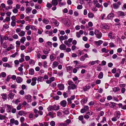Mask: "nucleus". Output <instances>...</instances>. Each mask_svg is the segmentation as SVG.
Instances as JSON below:
<instances>
[{"label":"nucleus","mask_w":126,"mask_h":126,"mask_svg":"<svg viewBox=\"0 0 126 126\" xmlns=\"http://www.w3.org/2000/svg\"><path fill=\"white\" fill-rule=\"evenodd\" d=\"M7 42H5L3 45V47L4 48H6L7 47V46L6 45Z\"/></svg>","instance_id":"obj_54"},{"label":"nucleus","mask_w":126,"mask_h":126,"mask_svg":"<svg viewBox=\"0 0 126 126\" xmlns=\"http://www.w3.org/2000/svg\"><path fill=\"white\" fill-rule=\"evenodd\" d=\"M18 34L20 36L22 37L25 35V32L23 31H22L18 33Z\"/></svg>","instance_id":"obj_20"},{"label":"nucleus","mask_w":126,"mask_h":126,"mask_svg":"<svg viewBox=\"0 0 126 126\" xmlns=\"http://www.w3.org/2000/svg\"><path fill=\"white\" fill-rule=\"evenodd\" d=\"M14 124L16 125H18L19 124V122L17 120H15L14 118L11 119L10 120V124L11 125Z\"/></svg>","instance_id":"obj_4"},{"label":"nucleus","mask_w":126,"mask_h":126,"mask_svg":"<svg viewBox=\"0 0 126 126\" xmlns=\"http://www.w3.org/2000/svg\"><path fill=\"white\" fill-rule=\"evenodd\" d=\"M8 58L6 57H3L2 59V60L4 62H6L8 61Z\"/></svg>","instance_id":"obj_42"},{"label":"nucleus","mask_w":126,"mask_h":126,"mask_svg":"<svg viewBox=\"0 0 126 126\" xmlns=\"http://www.w3.org/2000/svg\"><path fill=\"white\" fill-rule=\"evenodd\" d=\"M101 51L102 52L105 53H108L109 51L108 50H107L105 48H103L102 49Z\"/></svg>","instance_id":"obj_32"},{"label":"nucleus","mask_w":126,"mask_h":126,"mask_svg":"<svg viewBox=\"0 0 126 126\" xmlns=\"http://www.w3.org/2000/svg\"><path fill=\"white\" fill-rule=\"evenodd\" d=\"M32 8L31 7H28L26 9V12L27 13H28L31 12L32 10Z\"/></svg>","instance_id":"obj_24"},{"label":"nucleus","mask_w":126,"mask_h":126,"mask_svg":"<svg viewBox=\"0 0 126 126\" xmlns=\"http://www.w3.org/2000/svg\"><path fill=\"white\" fill-rule=\"evenodd\" d=\"M119 88L118 87H115L113 89V91L115 92H116L120 90Z\"/></svg>","instance_id":"obj_36"},{"label":"nucleus","mask_w":126,"mask_h":126,"mask_svg":"<svg viewBox=\"0 0 126 126\" xmlns=\"http://www.w3.org/2000/svg\"><path fill=\"white\" fill-rule=\"evenodd\" d=\"M21 126H29L26 123H23V122L21 123Z\"/></svg>","instance_id":"obj_64"},{"label":"nucleus","mask_w":126,"mask_h":126,"mask_svg":"<svg viewBox=\"0 0 126 126\" xmlns=\"http://www.w3.org/2000/svg\"><path fill=\"white\" fill-rule=\"evenodd\" d=\"M94 14L91 12L89 13L88 14V17L89 18H93L94 17Z\"/></svg>","instance_id":"obj_27"},{"label":"nucleus","mask_w":126,"mask_h":126,"mask_svg":"<svg viewBox=\"0 0 126 126\" xmlns=\"http://www.w3.org/2000/svg\"><path fill=\"white\" fill-rule=\"evenodd\" d=\"M113 6L115 9H117L118 8L119 6L116 3H114L113 4Z\"/></svg>","instance_id":"obj_35"},{"label":"nucleus","mask_w":126,"mask_h":126,"mask_svg":"<svg viewBox=\"0 0 126 126\" xmlns=\"http://www.w3.org/2000/svg\"><path fill=\"white\" fill-rule=\"evenodd\" d=\"M5 118V116L1 115H0V120H4Z\"/></svg>","instance_id":"obj_51"},{"label":"nucleus","mask_w":126,"mask_h":126,"mask_svg":"<svg viewBox=\"0 0 126 126\" xmlns=\"http://www.w3.org/2000/svg\"><path fill=\"white\" fill-rule=\"evenodd\" d=\"M21 104L20 103L18 105L16 109L17 110H19L21 109Z\"/></svg>","instance_id":"obj_50"},{"label":"nucleus","mask_w":126,"mask_h":126,"mask_svg":"<svg viewBox=\"0 0 126 126\" xmlns=\"http://www.w3.org/2000/svg\"><path fill=\"white\" fill-rule=\"evenodd\" d=\"M50 125L51 126H54L55 125V123L53 121H51L50 123Z\"/></svg>","instance_id":"obj_52"},{"label":"nucleus","mask_w":126,"mask_h":126,"mask_svg":"<svg viewBox=\"0 0 126 126\" xmlns=\"http://www.w3.org/2000/svg\"><path fill=\"white\" fill-rule=\"evenodd\" d=\"M58 63L56 62H54L53 64V66L54 67H56L58 65Z\"/></svg>","instance_id":"obj_39"},{"label":"nucleus","mask_w":126,"mask_h":126,"mask_svg":"<svg viewBox=\"0 0 126 126\" xmlns=\"http://www.w3.org/2000/svg\"><path fill=\"white\" fill-rule=\"evenodd\" d=\"M35 8L37 9H40L41 7L39 5L36 4L35 5Z\"/></svg>","instance_id":"obj_43"},{"label":"nucleus","mask_w":126,"mask_h":126,"mask_svg":"<svg viewBox=\"0 0 126 126\" xmlns=\"http://www.w3.org/2000/svg\"><path fill=\"white\" fill-rule=\"evenodd\" d=\"M31 96L29 94L26 95L25 96V98L27 100L28 102H30L31 101Z\"/></svg>","instance_id":"obj_11"},{"label":"nucleus","mask_w":126,"mask_h":126,"mask_svg":"<svg viewBox=\"0 0 126 126\" xmlns=\"http://www.w3.org/2000/svg\"><path fill=\"white\" fill-rule=\"evenodd\" d=\"M91 88L89 85L86 86L85 87L83 88V90L84 91H86L89 89Z\"/></svg>","instance_id":"obj_28"},{"label":"nucleus","mask_w":126,"mask_h":126,"mask_svg":"<svg viewBox=\"0 0 126 126\" xmlns=\"http://www.w3.org/2000/svg\"><path fill=\"white\" fill-rule=\"evenodd\" d=\"M118 16H125L126 15V12H123L121 11H119L117 12Z\"/></svg>","instance_id":"obj_7"},{"label":"nucleus","mask_w":126,"mask_h":126,"mask_svg":"<svg viewBox=\"0 0 126 126\" xmlns=\"http://www.w3.org/2000/svg\"><path fill=\"white\" fill-rule=\"evenodd\" d=\"M50 51V49L48 48H47L46 50L45 49L43 50V52L45 54H47L49 53V51Z\"/></svg>","instance_id":"obj_21"},{"label":"nucleus","mask_w":126,"mask_h":126,"mask_svg":"<svg viewBox=\"0 0 126 126\" xmlns=\"http://www.w3.org/2000/svg\"><path fill=\"white\" fill-rule=\"evenodd\" d=\"M25 118L23 117H21L20 119V121L21 123L25 121Z\"/></svg>","instance_id":"obj_48"},{"label":"nucleus","mask_w":126,"mask_h":126,"mask_svg":"<svg viewBox=\"0 0 126 126\" xmlns=\"http://www.w3.org/2000/svg\"><path fill=\"white\" fill-rule=\"evenodd\" d=\"M66 101L65 100H63L60 102L61 106L63 107H65L66 105Z\"/></svg>","instance_id":"obj_15"},{"label":"nucleus","mask_w":126,"mask_h":126,"mask_svg":"<svg viewBox=\"0 0 126 126\" xmlns=\"http://www.w3.org/2000/svg\"><path fill=\"white\" fill-rule=\"evenodd\" d=\"M13 103H14L16 104H17L19 103L20 102L19 99H17L15 101H13Z\"/></svg>","instance_id":"obj_37"},{"label":"nucleus","mask_w":126,"mask_h":126,"mask_svg":"<svg viewBox=\"0 0 126 126\" xmlns=\"http://www.w3.org/2000/svg\"><path fill=\"white\" fill-rule=\"evenodd\" d=\"M119 117H118V116L112 118L111 119L113 121H116L117 120V119H118Z\"/></svg>","instance_id":"obj_34"},{"label":"nucleus","mask_w":126,"mask_h":126,"mask_svg":"<svg viewBox=\"0 0 126 126\" xmlns=\"http://www.w3.org/2000/svg\"><path fill=\"white\" fill-rule=\"evenodd\" d=\"M29 63L30 64L34 65L35 63L34 60L31 59L29 61Z\"/></svg>","instance_id":"obj_45"},{"label":"nucleus","mask_w":126,"mask_h":126,"mask_svg":"<svg viewBox=\"0 0 126 126\" xmlns=\"http://www.w3.org/2000/svg\"><path fill=\"white\" fill-rule=\"evenodd\" d=\"M51 24L52 23H54L55 25L57 26H58L59 24V23L56 20L54 19L53 18L51 19Z\"/></svg>","instance_id":"obj_6"},{"label":"nucleus","mask_w":126,"mask_h":126,"mask_svg":"<svg viewBox=\"0 0 126 126\" xmlns=\"http://www.w3.org/2000/svg\"><path fill=\"white\" fill-rule=\"evenodd\" d=\"M68 84L69 85V87L70 89H76V86L73 83L72 81H69L68 82Z\"/></svg>","instance_id":"obj_2"},{"label":"nucleus","mask_w":126,"mask_h":126,"mask_svg":"<svg viewBox=\"0 0 126 126\" xmlns=\"http://www.w3.org/2000/svg\"><path fill=\"white\" fill-rule=\"evenodd\" d=\"M100 27L103 29H109V27L106 24H102L100 26Z\"/></svg>","instance_id":"obj_10"},{"label":"nucleus","mask_w":126,"mask_h":126,"mask_svg":"<svg viewBox=\"0 0 126 126\" xmlns=\"http://www.w3.org/2000/svg\"><path fill=\"white\" fill-rule=\"evenodd\" d=\"M0 42L1 44V45L2 44L3 41L4 40H6L9 39V37H8L6 36H4L3 38L2 36L1 35H0Z\"/></svg>","instance_id":"obj_3"},{"label":"nucleus","mask_w":126,"mask_h":126,"mask_svg":"<svg viewBox=\"0 0 126 126\" xmlns=\"http://www.w3.org/2000/svg\"><path fill=\"white\" fill-rule=\"evenodd\" d=\"M15 39H17L18 38V36L16 34H15L12 36Z\"/></svg>","instance_id":"obj_53"},{"label":"nucleus","mask_w":126,"mask_h":126,"mask_svg":"<svg viewBox=\"0 0 126 126\" xmlns=\"http://www.w3.org/2000/svg\"><path fill=\"white\" fill-rule=\"evenodd\" d=\"M26 113L22 110L19 111L18 113V115L20 116L24 115H26Z\"/></svg>","instance_id":"obj_17"},{"label":"nucleus","mask_w":126,"mask_h":126,"mask_svg":"<svg viewBox=\"0 0 126 126\" xmlns=\"http://www.w3.org/2000/svg\"><path fill=\"white\" fill-rule=\"evenodd\" d=\"M43 22L47 24L48 23L49 21L44 19L43 20Z\"/></svg>","instance_id":"obj_60"},{"label":"nucleus","mask_w":126,"mask_h":126,"mask_svg":"<svg viewBox=\"0 0 126 126\" xmlns=\"http://www.w3.org/2000/svg\"><path fill=\"white\" fill-rule=\"evenodd\" d=\"M14 46L12 44H10L9 47L7 48L6 50L8 51L14 49Z\"/></svg>","instance_id":"obj_14"},{"label":"nucleus","mask_w":126,"mask_h":126,"mask_svg":"<svg viewBox=\"0 0 126 126\" xmlns=\"http://www.w3.org/2000/svg\"><path fill=\"white\" fill-rule=\"evenodd\" d=\"M7 4L9 5H11L13 4V1L12 0H8L7 1Z\"/></svg>","instance_id":"obj_38"},{"label":"nucleus","mask_w":126,"mask_h":126,"mask_svg":"<svg viewBox=\"0 0 126 126\" xmlns=\"http://www.w3.org/2000/svg\"><path fill=\"white\" fill-rule=\"evenodd\" d=\"M59 48L61 50H65L66 49V46L64 44H62L60 46Z\"/></svg>","instance_id":"obj_12"},{"label":"nucleus","mask_w":126,"mask_h":126,"mask_svg":"<svg viewBox=\"0 0 126 126\" xmlns=\"http://www.w3.org/2000/svg\"><path fill=\"white\" fill-rule=\"evenodd\" d=\"M96 35V37L98 39H100L102 36V34L100 32L99 34Z\"/></svg>","instance_id":"obj_33"},{"label":"nucleus","mask_w":126,"mask_h":126,"mask_svg":"<svg viewBox=\"0 0 126 126\" xmlns=\"http://www.w3.org/2000/svg\"><path fill=\"white\" fill-rule=\"evenodd\" d=\"M57 86L60 90H63L64 89V85L62 84H58Z\"/></svg>","instance_id":"obj_13"},{"label":"nucleus","mask_w":126,"mask_h":126,"mask_svg":"<svg viewBox=\"0 0 126 126\" xmlns=\"http://www.w3.org/2000/svg\"><path fill=\"white\" fill-rule=\"evenodd\" d=\"M59 109V108L57 107L56 106L54 105L53 106H49L47 108L48 111L51 110H57Z\"/></svg>","instance_id":"obj_1"},{"label":"nucleus","mask_w":126,"mask_h":126,"mask_svg":"<svg viewBox=\"0 0 126 126\" xmlns=\"http://www.w3.org/2000/svg\"><path fill=\"white\" fill-rule=\"evenodd\" d=\"M50 59L52 61H53L55 59V58L54 57L53 54H51L50 55Z\"/></svg>","instance_id":"obj_30"},{"label":"nucleus","mask_w":126,"mask_h":126,"mask_svg":"<svg viewBox=\"0 0 126 126\" xmlns=\"http://www.w3.org/2000/svg\"><path fill=\"white\" fill-rule=\"evenodd\" d=\"M26 40V38L25 37H23L20 40V42L22 43H24Z\"/></svg>","instance_id":"obj_29"},{"label":"nucleus","mask_w":126,"mask_h":126,"mask_svg":"<svg viewBox=\"0 0 126 126\" xmlns=\"http://www.w3.org/2000/svg\"><path fill=\"white\" fill-rule=\"evenodd\" d=\"M103 76V73L102 72H100L98 76V77L99 78L101 79L102 78Z\"/></svg>","instance_id":"obj_31"},{"label":"nucleus","mask_w":126,"mask_h":126,"mask_svg":"<svg viewBox=\"0 0 126 126\" xmlns=\"http://www.w3.org/2000/svg\"><path fill=\"white\" fill-rule=\"evenodd\" d=\"M15 94L12 93H9L8 96L10 99H13L14 97Z\"/></svg>","instance_id":"obj_25"},{"label":"nucleus","mask_w":126,"mask_h":126,"mask_svg":"<svg viewBox=\"0 0 126 126\" xmlns=\"http://www.w3.org/2000/svg\"><path fill=\"white\" fill-rule=\"evenodd\" d=\"M26 47L24 45H22L20 46V49L22 50L26 49Z\"/></svg>","instance_id":"obj_57"},{"label":"nucleus","mask_w":126,"mask_h":126,"mask_svg":"<svg viewBox=\"0 0 126 126\" xmlns=\"http://www.w3.org/2000/svg\"><path fill=\"white\" fill-rule=\"evenodd\" d=\"M16 24V23L15 21H12L11 23V25L13 27L15 26Z\"/></svg>","instance_id":"obj_62"},{"label":"nucleus","mask_w":126,"mask_h":126,"mask_svg":"<svg viewBox=\"0 0 126 126\" xmlns=\"http://www.w3.org/2000/svg\"><path fill=\"white\" fill-rule=\"evenodd\" d=\"M65 122H66V124L67 125L71 123V120L70 119H68L66 120Z\"/></svg>","instance_id":"obj_47"},{"label":"nucleus","mask_w":126,"mask_h":126,"mask_svg":"<svg viewBox=\"0 0 126 126\" xmlns=\"http://www.w3.org/2000/svg\"><path fill=\"white\" fill-rule=\"evenodd\" d=\"M66 3H65L62 2H59V4L60 6L61 7L64 5Z\"/></svg>","instance_id":"obj_56"},{"label":"nucleus","mask_w":126,"mask_h":126,"mask_svg":"<svg viewBox=\"0 0 126 126\" xmlns=\"http://www.w3.org/2000/svg\"><path fill=\"white\" fill-rule=\"evenodd\" d=\"M120 73V71H119L118 73H116L114 75L116 77H119Z\"/></svg>","instance_id":"obj_44"},{"label":"nucleus","mask_w":126,"mask_h":126,"mask_svg":"<svg viewBox=\"0 0 126 126\" xmlns=\"http://www.w3.org/2000/svg\"><path fill=\"white\" fill-rule=\"evenodd\" d=\"M112 32H110L108 36L110 39L113 38L112 37Z\"/></svg>","instance_id":"obj_59"},{"label":"nucleus","mask_w":126,"mask_h":126,"mask_svg":"<svg viewBox=\"0 0 126 126\" xmlns=\"http://www.w3.org/2000/svg\"><path fill=\"white\" fill-rule=\"evenodd\" d=\"M52 4L53 5H57L58 4V2L57 0H52Z\"/></svg>","instance_id":"obj_22"},{"label":"nucleus","mask_w":126,"mask_h":126,"mask_svg":"<svg viewBox=\"0 0 126 126\" xmlns=\"http://www.w3.org/2000/svg\"><path fill=\"white\" fill-rule=\"evenodd\" d=\"M78 119L80 121H82L83 120V115H81L80 116H79L78 118Z\"/></svg>","instance_id":"obj_55"},{"label":"nucleus","mask_w":126,"mask_h":126,"mask_svg":"<svg viewBox=\"0 0 126 126\" xmlns=\"http://www.w3.org/2000/svg\"><path fill=\"white\" fill-rule=\"evenodd\" d=\"M22 79L20 77H17L16 79V81L18 83L22 82Z\"/></svg>","instance_id":"obj_19"},{"label":"nucleus","mask_w":126,"mask_h":126,"mask_svg":"<svg viewBox=\"0 0 126 126\" xmlns=\"http://www.w3.org/2000/svg\"><path fill=\"white\" fill-rule=\"evenodd\" d=\"M84 108L86 111L88 110L89 109V107L87 106H85L84 107Z\"/></svg>","instance_id":"obj_63"},{"label":"nucleus","mask_w":126,"mask_h":126,"mask_svg":"<svg viewBox=\"0 0 126 126\" xmlns=\"http://www.w3.org/2000/svg\"><path fill=\"white\" fill-rule=\"evenodd\" d=\"M44 79L43 78L41 77H39V78H38V79H37V80L38 81H42Z\"/></svg>","instance_id":"obj_41"},{"label":"nucleus","mask_w":126,"mask_h":126,"mask_svg":"<svg viewBox=\"0 0 126 126\" xmlns=\"http://www.w3.org/2000/svg\"><path fill=\"white\" fill-rule=\"evenodd\" d=\"M37 79V78L36 77H34L32 78V82L31 83L32 85L33 86L35 85L36 84V81Z\"/></svg>","instance_id":"obj_9"},{"label":"nucleus","mask_w":126,"mask_h":126,"mask_svg":"<svg viewBox=\"0 0 126 126\" xmlns=\"http://www.w3.org/2000/svg\"><path fill=\"white\" fill-rule=\"evenodd\" d=\"M70 21L68 19H65L64 22V24L67 26L69 27L70 26L71 24L69 22Z\"/></svg>","instance_id":"obj_8"},{"label":"nucleus","mask_w":126,"mask_h":126,"mask_svg":"<svg viewBox=\"0 0 126 126\" xmlns=\"http://www.w3.org/2000/svg\"><path fill=\"white\" fill-rule=\"evenodd\" d=\"M64 43L68 47H70L71 46V44L69 43V42L67 40L65 41Z\"/></svg>","instance_id":"obj_23"},{"label":"nucleus","mask_w":126,"mask_h":126,"mask_svg":"<svg viewBox=\"0 0 126 126\" xmlns=\"http://www.w3.org/2000/svg\"><path fill=\"white\" fill-rule=\"evenodd\" d=\"M63 113L65 114H69V112L68 110L67 109H64Z\"/></svg>","instance_id":"obj_46"},{"label":"nucleus","mask_w":126,"mask_h":126,"mask_svg":"<svg viewBox=\"0 0 126 126\" xmlns=\"http://www.w3.org/2000/svg\"><path fill=\"white\" fill-rule=\"evenodd\" d=\"M2 98L3 99L6 100L7 99V94H1Z\"/></svg>","instance_id":"obj_26"},{"label":"nucleus","mask_w":126,"mask_h":126,"mask_svg":"<svg viewBox=\"0 0 126 126\" xmlns=\"http://www.w3.org/2000/svg\"><path fill=\"white\" fill-rule=\"evenodd\" d=\"M114 16V14L113 13H110L108 15L107 18L105 19H111L113 18Z\"/></svg>","instance_id":"obj_5"},{"label":"nucleus","mask_w":126,"mask_h":126,"mask_svg":"<svg viewBox=\"0 0 126 126\" xmlns=\"http://www.w3.org/2000/svg\"><path fill=\"white\" fill-rule=\"evenodd\" d=\"M12 11H13V12L14 13H15V14H16V13H17L18 12V10L16 8H14V9H13V10Z\"/></svg>","instance_id":"obj_40"},{"label":"nucleus","mask_w":126,"mask_h":126,"mask_svg":"<svg viewBox=\"0 0 126 126\" xmlns=\"http://www.w3.org/2000/svg\"><path fill=\"white\" fill-rule=\"evenodd\" d=\"M103 43V41L101 40H99L98 41H94V43L97 46H99L102 44Z\"/></svg>","instance_id":"obj_18"},{"label":"nucleus","mask_w":126,"mask_h":126,"mask_svg":"<svg viewBox=\"0 0 126 126\" xmlns=\"http://www.w3.org/2000/svg\"><path fill=\"white\" fill-rule=\"evenodd\" d=\"M3 66L5 67H8L9 68H11L12 67V65H10L8 63H4L3 64Z\"/></svg>","instance_id":"obj_16"},{"label":"nucleus","mask_w":126,"mask_h":126,"mask_svg":"<svg viewBox=\"0 0 126 126\" xmlns=\"http://www.w3.org/2000/svg\"><path fill=\"white\" fill-rule=\"evenodd\" d=\"M76 36L78 38H79L80 37V35L79 32H76Z\"/></svg>","instance_id":"obj_58"},{"label":"nucleus","mask_w":126,"mask_h":126,"mask_svg":"<svg viewBox=\"0 0 126 126\" xmlns=\"http://www.w3.org/2000/svg\"><path fill=\"white\" fill-rule=\"evenodd\" d=\"M72 67L70 66H68L67 68V69L68 70H72Z\"/></svg>","instance_id":"obj_61"},{"label":"nucleus","mask_w":126,"mask_h":126,"mask_svg":"<svg viewBox=\"0 0 126 126\" xmlns=\"http://www.w3.org/2000/svg\"><path fill=\"white\" fill-rule=\"evenodd\" d=\"M110 104V107L112 108H113L115 105V103L114 102H111Z\"/></svg>","instance_id":"obj_49"}]
</instances>
